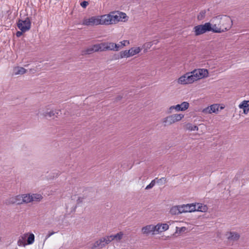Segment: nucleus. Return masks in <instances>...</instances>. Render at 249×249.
<instances>
[{"mask_svg":"<svg viewBox=\"0 0 249 249\" xmlns=\"http://www.w3.org/2000/svg\"><path fill=\"white\" fill-rule=\"evenodd\" d=\"M88 4H89V3L88 1H83L81 3L80 5L82 7L86 8L87 6V5H88Z\"/></svg>","mask_w":249,"mask_h":249,"instance_id":"a19ab883","label":"nucleus"},{"mask_svg":"<svg viewBox=\"0 0 249 249\" xmlns=\"http://www.w3.org/2000/svg\"><path fill=\"white\" fill-rule=\"evenodd\" d=\"M104 246H105V244L103 243L102 239H100L94 243L93 246L92 247V249L97 248H102Z\"/></svg>","mask_w":249,"mask_h":249,"instance_id":"393cba45","label":"nucleus"},{"mask_svg":"<svg viewBox=\"0 0 249 249\" xmlns=\"http://www.w3.org/2000/svg\"><path fill=\"white\" fill-rule=\"evenodd\" d=\"M28 236V233H25L19 237L18 240V246L25 247L26 245H27V243H26V239Z\"/></svg>","mask_w":249,"mask_h":249,"instance_id":"a211bd4d","label":"nucleus"},{"mask_svg":"<svg viewBox=\"0 0 249 249\" xmlns=\"http://www.w3.org/2000/svg\"><path fill=\"white\" fill-rule=\"evenodd\" d=\"M194 82L193 78L190 72H187L180 76L178 80V83L181 85H187Z\"/></svg>","mask_w":249,"mask_h":249,"instance_id":"9d476101","label":"nucleus"},{"mask_svg":"<svg viewBox=\"0 0 249 249\" xmlns=\"http://www.w3.org/2000/svg\"><path fill=\"white\" fill-rule=\"evenodd\" d=\"M118 55H115V57H114V58H115V59H122V58H118Z\"/></svg>","mask_w":249,"mask_h":249,"instance_id":"de8ad7c7","label":"nucleus"},{"mask_svg":"<svg viewBox=\"0 0 249 249\" xmlns=\"http://www.w3.org/2000/svg\"><path fill=\"white\" fill-rule=\"evenodd\" d=\"M28 238L27 240V245L32 244L35 241V235L33 233L28 234Z\"/></svg>","mask_w":249,"mask_h":249,"instance_id":"cd10ccee","label":"nucleus"},{"mask_svg":"<svg viewBox=\"0 0 249 249\" xmlns=\"http://www.w3.org/2000/svg\"><path fill=\"white\" fill-rule=\"evenodd\" d=\"M55 232H53V231H52V232H49L47 234V235H46V239H48V238H49L51 236H52V235H53Z\"/></svg>","mask_w":249,"mask_h":249,"instance_id":"37998d69","label":"nucleus"},{"mask_svg":"<svg viewBox=\"0 0 249 249\" xmlns=\"http://www.w3.org/2000/svg\"><path fill=\"white\" fill-rule=\"evenodd\" d=\"M240 108H243L244 113L247 114L249 111V101H244L239 105Z\"/></svg>","mask_w":249,"mask_h":249,"instance_id":"aec40b11","label":"nucleus"},{"mask_svg":"<svg viewBox=\"0 0 249 249\" xmlns=\"http://www.w3.org/2000/svg\"><path fill=\"white\" fill-rule=\"evenodd\" d=\"M130 57V53L129 50H125L120 52L119 54L118 55V58H127Z\"/></svg>","mask_w":249,"mask_h":249,"instance_id":"b1692460","label":"nucleus"},{"mask_svg":"<svg viewBox=\"0 0 249 249\" xmlns=\"http://www.w3.org/2000/svg\"><path fill=\"white\" fill-rule=\"evenodd\" d=\"M99 48L101 50H100V51H106V44L105 42L101 43L99 44Z\"/></svg>","mask_w":249,"mask_h":249,"instance_id":"e433bc0d","label":"nucleus"},{"mask_svg":"<svg viewBox=\"0 0 249 249\" xmlns=\"http://www.w3.org/2000/svg\"><path fill=\"white\" fill-rule=\"evenodd\" d=\"M218 107L217 105L214 104L204 108L202 110V112L205 114L215 113L218 110Z\"/></svg>","mask_w":249,"mask_h":249,"instance_id":"f8f14e48","label":"nucleus"},{"mask_svg":"<svg viewBox=\"0 0 249 249\" xmlns=\"http://www.w3.org/2000/svg\"><path fill=\"white\" fill-rule=\"evenodd\" d=\"M110 15H111L112 24H115L120 21H122L126 17V15L125 13L119 12L110 13Z\"/></svg>","mask_w":249,"mask_h":249,"instance_id":"6e6552de","label":"nucleus"},{"mask_svg":"<svg viewBox=\"0 0 249 249\" xmlns=\"http://www.w3.org/2000/svg\"><path fill=\"white\" fill-rule=\"evenodd\" d=\"M189 106V104L187 102H183L181 104H178L175 106L176 110L177 111H184L188 109Z\"/></svg>","mask_w":249,"mask_h":249,"instance_id":"6ab92c4d","label":"nucleus"},{"mask_svg":"<svg viewBox=\"0 0 249 249\" xmlns=\"http://www.w3.org/2000/svg\"><path fill=\"white\" fill-rule=\"evenodd\" d=\"M185 128L187 130L189 131H197L198 130V128L196 125H193L192 124L188 123L185 125Z\"/></svg>","mask_w":249,"mask_h":249,"instance_id":"a878e982","label":"nucleus"},{"mask_svg":"<svg viewBox=\"0 0 249 249\" xmlns=\"http://www.w3.org/2000/svg\"><path fill=\"white\" fill-rule=\"evenodd\" d=\"M61 114V110L58 109H54L49 110V109L46 108L41 113V115L46 118H53L54 119L57 118L58 116Z\"/></svg>","mask_w":249,"mask_h":249,"instance_id":"423d86ee","label":"nucleus"},{"mask_svg":"<svg viewBox=\"0 0 249 249\" xmlns=\"http://www.w3.org/2000/svg\"><path fill=\"white\" fill-rule=\"evenodd\" d=\"M124 234L122 232H120L115 235H112L113 240L116 239L117 240H121Z\"/></svg>","mask_w":249,"mask_h":249,"instance_id":"7c9ffc66","label":"nucleus"},{"mask_svg":"<svg viewBox=\"0 0 249 249\" xmlns=\"http://www.w3.org/2000/svg\"><path fill=\"white\" fill-rule=\"evenodd\" d=\"M105 44L107 50L113 51L114 49L113 42H105Z\"/></svg>","mask_w":249,"mask_h":249,"instance_id":"473e14b6","label":"nucleus"},{"mask_svg":"<svg viewBox=\"0 0 249 249\" xmlns=\"http://www.w3.org/2000/svg\"><path fill=\"white\" fill-rule=\"evenodd\" d=\"M227 239L229 241H236L240 238V234L237 232L233 231L227 232L226 234Z\"/></svg>","mask_w":249,"mask_h":249,"instance_id":"2eb2a0df","label":"nucleus"},{"mask_svg":"<svg viewBox=\"0 0 249 249\" xmlns=\"http://www.w3.org/2000/svg\"><path fill=\"white\" fill-rule=\"evenodd\" d=\"M156 179H157V178H156L152 180L151 182L150 183V184L146 186L145 189L149 190L153 188L156 184Z\"/></svg>","mask_w":249,"mask_h":249,"instance_id":"72a5a7b5","label":"nucleus"},{"mask_svg":"<svg viewBox=\"0 0 249 249\" xmlns=\"http://www.w3.org/2000/svg\"><path fill=\"white\" fill-rule=\"evenodd\" d=\"M27 70L23 67L17 66L13 68V75H22L25 73Z\"/></svg>","mask_w":249,"mask_h":249,"instance_id":"f3484780","label":"nucleus"},{"mask_svg":"<svg viewBox=\"0 0 249 249\" xmlns=\"http://www.w3.org/2000/svg\"><path fill=\"white\" fill-rule=\"evenodd\" d=\"M157 183H165L166 182V178H161L160 179L157 178Z\"/></svg>","mask_w":249,"mask_h":249,"instance_id":"4c0bfd02","label":"nucleus"},{"mask_svg":"<svg viewBox=\"0 0 249 249\" xmlns=\"http://www.w3.org/2000/svg\"><path fill=\"white\" fill-rule=\"evenodd\" d=\"M222 17H215L211 19L212 23L210 22L205 23L204 24L198 25L196 26L193 28V31L196 36H198L203 34L207 32L212 31L213 33H220L224 32V31L230 28L231 20L227 17H223L222 18L223 25L226 26L224 28L223 26H219L218 24L221 21L220 19Z\"/></svg>","mask_w":249,"mask_h":249,"instance_id":"f257e3e1","label":"nucleus"},{"mask_svg":"<svg viewBox=\"0 0 249 249\" xmlns=\"http://www.w3.org/2000/svg\"><path fill=\"white\" fill-rule=\"evenodd\" d=\"M122 47H121L120 44L119 43L118 44H116L115 43H113V48H114V49L113 50V51H118Z\"/></svg>","mask_w":249,"mask_h":249,"instance_id":"c9c22d12","label":"nucleus"},{"mask_svg":"<svg viewBox=\"0 0 249 249\" xmlns=\"http://www.w3.org/2000/svg\"><path fill=\"white\" fill-rule=\"evenodd\" d=\"M154 226L153 225H148L143 227L142 229V231L143 234L148 235L150 233L155 234L156 233Z\"/></svg>","mask_w":249,"mask_h":249,"instance_id":"4468645a","label":"nucleus"},{"mask_svg":"<svg viewBox=\"0 0 249 249\" xmlns=\"http://www.w3.org/2000/svg\"><path fill=\"white\" fill-rule=\"evenodd\" d=\"M150 42H152L153 45V44H157L159 42V41L157 40H155L151 41Z\"/></svg>","mask_w":249,"mask_h":249,"instance_id":"49530a36","label":"nucleus"},{"mask_svg":"<svg viewBox=\"0 0 249 249\" xmlns=\"http://www.w3.org/2000/svg\"><path fill=\"white\" fill-rule=\"evenodd\" d=\"M101 239L102 240L103 243L105 244V246L106 244L109 243L111 241L113 240L112 235L106 236Z\"/></svg>","mask_w":249,"mask_h":249,"instance_id":"c85d7f7f","label":"nucleus"},{"mask_svg":"<svg viewBox=\"0 0 249 249\" xmlns=\"http://www.w3.org/2000/svg\"><path fill=\"white\" fill-rule=\"evenodd\" d=\"M196 206V211L205 212L207 211L208 208L206 205H203L202 204L197 203L195 204Z\"/></svg>","mask_w":249,"mask_h":249,"instance_id":"4be33fe9","label":"nucleus"},{"mask_svg":"<svg viewBox=\"0 0 249 249\" xmlns=\"http://www.w3.org/2000/svg\"><path fill=\"white\" fill-rule=\"evenodd\" d=\"M122 98V97L121 96H118L116 97L115 99L116 102H118V101H120Z\"/></svg>","mask_w":249,"mask_h":249,"instance_id":"a18cd8bd","label":"nucleus"},{"mask_svg":"<svg viewBox=\"0 0 249 249\" xmlns=\"http://www.w3.org/2000/svg\"><path fill=\"white\" fill-rule=\"evenodd\" d=\"M93 52H94L93 49L92 47H90L89 48H88L87 49H86L85 51L82 52L83 54H91Z\"/></svg>","mask_w":249,"mask_h":249,"instance_id":"f704fd0d","label":"nucleus"},{"mask_svg":"<svg viewBox=\"0 0 249 249\" xmlns=\"http://www.w3.org/2000/svg\"><path fill=\"white\" fill-rule=\"evenodd\" d=\"M22 33H24L23 32L21 31H18L16 33V36L17 37H20L22 35Z\"/></svg>","mask_w":249,"mask_h":249,"instance_id":"c03bdc74","label":"nucleus"},{"mask_svg":"<svg viewBox=\"0 0 249 249\" xmlns=\"http://www.w3.org/2000/svg\"><path fill=\"white\" fill-rule=\"evenodd\" d=\"M5 203L7 205L16 204L20 205L23 203L26 204V199L24 194L18 195L16 196L9 197L6 200Z\"/></svg>","mask_w":249,"mask_h":249,"instance_id":"20e7f679","label":"nucleus"},{"mask_svg":"<svg viewBox=\"0 0 249 249\" xmlns=\"http://www.w3.org/2000/svg\"><path fill=\"white\" fill-rule=\"evenodd\" d=\"M92 47L94 52L100 51L101 50L99 48V44L94 45Z\"/></svg>","mask_w":249,"mask_h":249,"instance_id":"ea45409f","label":"nucleus"},{"mask_svg":"<svg viewBox=\"0 0 249 249\" xmlns=\"http://www.w3.org/2000/svg\"><path fill=\"white\" fill-rule=\"evenodd\" d=\"M173 109L176 110V107H175V106H172L169 107V108L168 110V113H171Z\"/></svg>","mask_w":249,"mask_h":249,"instance_id":"79ce46f5","label":"nucleus"},{"mask_svg":"<svg viewBox=\"0 0 249 249\" xmlns=\"http://www.w3.org/2000/svg\"><path fill=\"white\" fill-rule=\"evenodd\" d=\"M217 17H222V18H223V17H227V18H230V20H231V24H231V25H230L231 26H230V28H228V29H226L224 32H226V31H228V30H230V29H231V26H232V19H231V18L230 17L227 16H226V15H223V16H220V15H219V16H218ZM220 20H221V21H220V23H219V24H218L219 26H221V27H222V26H223L224 28L226 27V26H224V25H223V21H222V18H221V19H220Z\"/></svg>","mask_w":249,"mask_h":249,"instance_id":"bb28decb","label":"nucleus"},{"mask_svg":"<svg viewBox=\"0 0 249 249\" xmlns=\"http://www.w3.org/2000/svg\"><path fill=\"white\" fill-rule=\"evenodd\" d=\"M142 50V49L138 47H133L129 50L130 56H134L135 54L139 53Z\"/></svg>","mask_w":249,"mask_h":249,"instance_id":"5701e85b","label":"nucleus"},{"mask_svg":"<svg viewBox=\"0 0 249 249\" xmlns=\"http://www.w3.org/2000/svg\"><path fill=\"white\" fill-rule=\"evenodd\" d=\"M194 82L197 80L208 76L209 72L207 69H198L190 72Z\"/></svg>","mask_w":249,"mask_h":249,"instance_id":"f03ea898","label":"nucleus"},{"mask_svg":"<svg viewBox=\"0 0 249 249\" xmlns=\"http://www.w3.org/2000/svg\"><path fill=\"white\" fill-rule=\"evenodd\" d=\"M156 233H160L164 231L169 229V225L167 224H158L154 226Z\"/></svg>","mask_w":249,"mask_h":249,"instance_id":"dca6fc26","label":"nucleus"},{"mask_svg":"<svg viewBox=\"0 0 249 249\" xmlns=\"http://www.w3.org/2000/svg\"><path fill=\"white\" fill-rule=\"evenodd\" d=\"M31 23L29 18H26L25 20L19 19L17 23L18 29L23 32H26L31 28Z\"/></svg>","mask_w":249,"mask_h":249,"instance_id":"39448f33","label":"nucleus"},{"mask_svg":"<svg viewBox=\"0 0 249 249\" xmlns=\"http://www.w3.org/2000/svg\"><path fill=\"white\" fill-rule=\"evenodd\" d=\"M180 206H175L172 207L170 210V213L172 215H178L181 213L180 210Z\"/></svg>","mask_w":249,"mask_h":249,"instance_id":"412c9836","label":"nucleus"},{"mask_svg":"<svg viewBox=\"0 0 249 249\" xmlns=\"http://www.w3.org/2000/svg\"><path fill=\"white\" fill-rule=\"evenodd\" d=\"M206 11L202 10L200 11L197 16V19L199 20H202L206 16Z\"/></svg>","mask_w":249,"mask_h":249,"instance_id":"c756f323","label":"nucleus"},{"mask_svg":"<svg viewBox=\"0 0 249 249\" xmlns=\"http://www.w3.org/2000/svg\"><path fill=\"white\" fill-rule=\"evenodd\" d=\"M184 117L182 114H175L168 116L162 119V123L164 126L171 125L177 122L180 121Z\"/></svg>","mask_w":249,"mask_h":249,"instance_id":"7ed1b4c3","label":"nucleus"},{"mask_svg":"<svg viewBox=\"0 0 249 249\" xmlns=\"http://www.w3.org/2000/svg\"><path fill=\"white\" fill-rule=\"evenodd\" d=\"M99 20L101 21V25L112 24L110 14L99 16Z\"/></svg>","mask_w":249,"mask_h":249,"instance_id":"ddd939ff","label":"nucleus"},{"mask_svg":"<svg viewBox=\"0 0 249 249\" xmlns=\"http://www.w3.org/2000/svg\"><path fill=\"white\" fill-rule=\"evenodd\" d=\"M196 206L194 204H187L186 205H182L180 206V210L181 213L192 212L196 211Z\"/></svg>","mask_w":249,"mask_h":249,"instance_id":"9b49d317","label":"nucleus"},{"mask_svg":"<svg viewBox=\"0 0 249 249\" xmlns=\"http://www.w3.org/2000/svg\"><path fill=\"white\" fill-rule=\"evenodd\" d=\"M152 45H153L152 42H146L143 45L142 48L144 49V52H146L147 50L148 49H150L152 47Z\"/></svg>","mask_w":249,"mask_h":249,"instance_id":"2f4dec72","label":"nucleus"},{"mask_svg":"<svg viewBox=\"0 0 249 249\" xmlns=\"http://www.w3.org/2000/svg\"><path fill=\"white\" fill-rule=\"evenodd\" d=\"M120 46L122 48L129 44L128 40H123L119 42Z\"/></svg>","mask_w":249,"mask_h":249,"instance_id":"58836bf2","label":"nucleus"},{"mask_svg":"<svg viewBox=\"0 0 249 249\" xmlns=\"http://www.w3.org/2000/svg\"><path fill=\"white\" fill-rule=\"evenodd\" d=\"M26 204L33 202H40L43 199L42 196L40 194H25Z\"/></svg>","mask_w":249,"mask_h":249,"instance_id":"0eeeda50","label":"nucleus"},{"mask_svg":"<svg viewBox=\"0 0 249 249\" xmlns=\"http://www.w3.org/2000/svg\"><path fill=\"white\" fill-rule=\"evenodd\" d=\"M100 23L99 16H93L89 18H84L82 24L87 26H95L100 25Z\"/></svg>","mask_w":249,"mask_h":249,"instance_id":"1a4fd4ad","label":"nucleus"}]
</instances>
